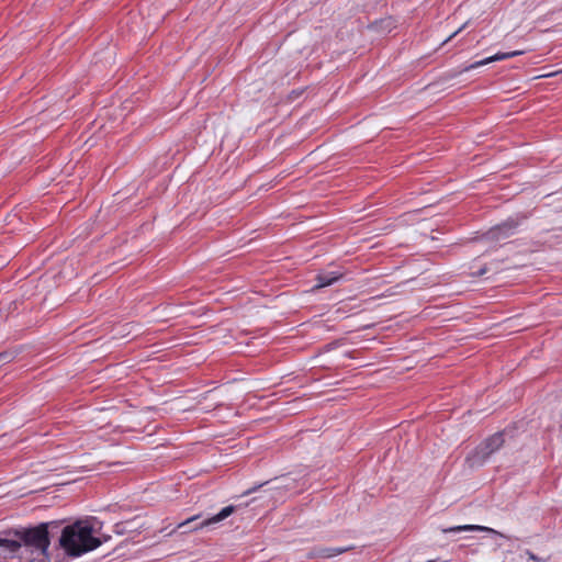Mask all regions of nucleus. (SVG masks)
<instances>
[{"label": "nucleus", "instance_id": "a211bd4d", "mask_svg": "<svg viewBox=\"0 0 562 562\" xmlns=\"http://www.w3.org/2000/svg\"><path fill=\"white\" fill-rule=\"evenodd\" d=\"M426 562H437V560H428V561H426Z\"/></svg>", "mask_w": 562, "mask_h": 562}, {"label": "nucleus", "instance_id": "2eb2a0df", "mask_svg": "<svg viewBox=\"0 0 562 562\" xmlns=\"http://www.w3.org/2000/svg\"><path fill=\"white\" fill-rule=\"evenodd\" d=\"M462 30V27H460L459 30H457L456 32H453L447 40L446 42L450 41L452 37H454L460 31Z\"/></svg>", "mask_w": 562, "mask_h": 562}, {"label": "nucleus", "instance_id": "6e6552de", "mask_svg": "<svg viewBox=\"0 0 562 562\" xmlns=\"http://www.w3.org/2000/svg\"><path fill=\"white\" fill-rule=\"evenodd\" d=\"M342 274L337 272H324L319 273L316 278V284L314 285V289H321L325 286H329L336 281H338Z\"/></svg>", "mask_w": 562, "mask_h": 562}, {"label": "nucleus", "instance_id": "4468645a", "mask_svg": "<svg viewBox=\"0 0 562 562\" xmlns=\"http://www.w3.org/2000/svg\"><path fill=\"white\" fill-rule=\"evenodd\" d=\"M261 485H258V486H255L252 488H249L247 490L246 492H244V495H249L251 493H254L257 488H259Z\"/></svg>", "mask_w": 562, "mask_h": 562}, {"label": "nucleus", "instance_id": "7ed1b4c3", "mask_svg": "<svg viewBox=\"0 0 562 562\" xmlns=\"http://www.w3.org/2000/svg\"><path fill=\"white\" fill-rule=\"evenodd\" d=\"M504 432H496L485 439L480 446L475 448L465 459L470 468L482 467L485 461L504 445Z\"/></svg>", "mask_w": 562, "mask_h": 562}, {"label": "nucleus", "instance_id": "f03ea898", "mask_svg": "<svg viewBox=\"0 0 562 562\" xmlns=\"http://www.w3.org/2000/svg\"><path fill=\"white\" fill-rule=\"evenodd\" d=\"M50 525H54V522H42L36 527L15 531L22 544L29 548L32 553H37V557H40L38 562H50L47 553L50 544L48 533Z\"/></svg>", "mask_w": 562, "mask_h": 562}, {"label": "nucleus", "instance_id": "9b49d317", "mask_svg": "<svg viewBox=\"0 0 562 562\" xmlns=\"http://www.w3.org/2000/svg\"><path fill=\"white\" fill-rule=\"evenodd\" d=\"M15 356L16 355L13 351L0 352V367L12 362L15 359Z\"/></svg>", "mask_w": 562, "mask_h": 562}, {"label": "nucleus", "instance_id": "6ab92c4d", "mask_svg": "<svg viewBox=\"0 0 562 562\" xmlns=\"http://www.w3.org/2000/svg\"><path fill=\"white\" fill-rule=\"evenodd\" d=\"M560 72H562V70Z\"/></svg>", "mask_w": 562, "mask_h": 562}, {"label": "nucleus", "instance_id": "dca6fc26", "mask_svg": "<svg viewBox=\"0 0 562 562\" xmlns=\"http://www.w3.org/2000/svg\"><path fill=\"white\" fill-rule=\"evenodd\" d=\"M121 526H122V524H116V525H115V528H116V532H117V533H122V532H123V530L121 529Z\"/></svg>", "mask_w": 562, "mask_h": 562}, {"label": "nucleus", "instance_id": "f8f14e48", "mask_svg": "<svg viewBox=\"0 0 562 562\" xmlns=\"http://www.w3.org/2000/svg\"><path fill=\"white\" fill-rule=\"evenodd\" d=\"M525 554L528 557L529 560H532V561H537V562H547V561H549V558H547V559L539 558L538 555H536L532 551H530L528 549L525 551Z\"/></svg>", "mask_w": 562, "mask_h": 562}, {"label": "nucleus", "instance_id": "f257e3e1", "mask_svg": "<svg viewBox=\"0 0 562 562\" xmlns=\"http://www.w3.org/2000/svg\"><path fill=\"white\" fill-rule=\"evenodd\" d=\"M97 518L78 519L63 528L59 546L69 557H81L102 544V540L94 536Z\"/></svg>", "mask_w": 562, "mask_h": 562}, {"label": "nucleus", "instance_id": "9d476101", "mask_svg": "<svg viewBox=\"0 0 562 562\" xmlns=\"http://www.w3.org/2000/svg\"><path fill=\"white\" fill-rule=\"evenodd\" d=\"M0 547L5 549L10 553H16L19 549L22 547V541L20 539L11 540L0 538Z\"/></svg>", "mask_w": 562, "mask_h": 562}, {"label": "nucleus", "instance_id": "423d86ee", "mask_svg": "<svg viewBox=\"0 0 562 562\" xmlns=\"http://www.w3.org/2000/svg\"><path fill=\"white\" fill-rule=\"evenodd\" d=\"M353 549V546L348 547H323L316 546L308 550L306 559H330L339 554L346 553Z\"/></svg>", "mask_w": 562, "mask_h": 562}, {"label": "nucleus", "instance_id": "20e7f679", "mask_svg": "<svg viewBox=\"0 0 562 562\" xmlns=\"http://www.w3.org/2000/svg\"><path fill=\"white\" fill-rule=\"evenodd\" d=\"M521 54H524L522 50H513V52H508V53H497V54H495L493 56H490V57L484 58L482 60L475 61V63L470 64L468 66H464V67H461V68H458V69L449 70L448 72L445 74V78L446 79H452V78H454V77H457V76H459V75H461L463 72L470 71L472 69H475V68H479L481 66L487 65L490 63L513 58V57L519 56Z\"/></svg>", "mask_w": 562, "mask_h": 562}, {"label": "nucleus", "instance_id": "ddd939ff", "mask_svg": "<svg viewBox=\"0 0 562 562\" xmlns=\"http://www.w3.org/2000/svg\"><path fill=\"white\" fill-rule=\"evenodd\" d=\"M196 518H198V516H193L191 518H188L183 522H180L177 528L181 529V528L186 527L187 525H189L190 522L194 521Z\"/></svg>", "mask_w": 562, "mask_h": 562}, {"label": "nucleus", "instance_id": "39448f33", "mask_svg": "<svg viewBox=\"0 0 562 562\" xmlns=\"http://www.w3.org/2000/svg\"><path fill=\"white\" fill-rule=\"evenodd\" d=\"M519 226V222L515 218H508L505 222L492 227L486 233V238L490 240H503L513 236Z\"/></svg>", "mask_w": 562, "mask_h": 562}, {"label": "nucleus", "instance_id": "0eeeda50", "mask_svg": "<svg viewBox=\"0 0 562 562\" xmlns=\"http://www.w3.org/2000/svg\"><path fill=\"white\" fill-rule=\"evenodd\" d=\"M235 510H236L235 506H233V505L226 506L216 515L212 516L211 518L204 519L199 526L193 527L192 530L201 529V528L217 524V522L226 519Z\"/></svg>", "mask_w": 562, "mask_h": 562}, {"label": "nucleus", "instance_id": "1a4fd4ad", "mask_svg": "<svg viewBox=\"0 0 562 562\" xmlns=\"http://www.w3.org/2000/svg\"><path fill=\"white\" fill-rule=\"evenodd\" d=\"M461 531H485V532H495L494 529L479 526V525H462V526H454L450 528H443V533H450V532H461Z\"/></svg>", "mask_w": 562, "mask_h": 562}, {"label": "nucleus", "instance_id": "f3484780", "mask_svg": "<svg viewBox=\"0 0 562 562\" xmlns=\"http://www.w3.org/2000/svg\"><path fill=\"white\" fill-rule=\"evenodd\" d=\"M487 269L486 268H482L480 271H479V276H483L484 273H486Z\"/></svg>", "mask_w": 562, "mask_h": 562}]
</instances>
